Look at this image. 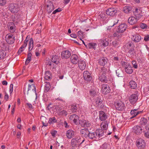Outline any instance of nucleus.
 <instances>
[{"instance_id": "f257e3e1", "label": "nucleus", "mask_w": 149, "mask_h": 149, "mask_svg": "<svg viewBox=\"0 0 149 149\" xmlns=\"http://www.w3.org/2000/svg\"><path fill=\"white\" fill-rule=\"evenodd\" d=\"M85 141V139L81 141V137L80 136H77L72 139L71 142V146L72 148H77L82 143Z\"/></svg>"}, {"instance_id": "f03ea898", "label": "nucleus", "mask_w": 149, "mask_h": 149, "mask_svg": "<svg viewBox=\"0 0 149 149\" xmlns=\"http://www.w3.org/2000/svg\"><path fill=\"white\" fill-rule=\"evenodd\" d=\"M9 10L12 13L16 14L19 13L20 8L17 4L11 3L9 6Z\"/></svg>"}, {"instance_id": "7ed1b4c3", "label": "nucleus", "mask_w": 149, "mask_h": 149, "mask_svg": "<svg viewBox=\"0 0 149 149\" xmlns=\"http://www.w3.org/2000/svg\"><path fill=\"white\" fill-rule=\"evenodd\" d=\"M117 10L114 8H109L106 11V14L108 15L114 17L117 15Z\"/></svg>"}, {"instance_id": "20e7f679", "label": "nucleus", "mask_w": 149, "mask_h": 149, "mask_svg": "<svg viewBox=\"0 0 149 149\" xmlns=\"http://www.w3.org/2000/svg\"><path fill=\"white\" fill-rule=\"evenodd\" d=\"M95 102L96 106L99 108L101 109L103 108L104 105L102 96H99L97 98Z\"/></svg>"}, {"instance_id": "39448f33", "label": "nucleus", "mask_w": 149, "mask_h": 149, "mask_svg": "<svg viewBox=\"0 0 149 149\" xmlns=\"http://www.w3.org/2000/svg\"><path fill=\"white\" fill-rule=\"evenodd\" d=\"M127 27V25L125 23H121L117 27V32L118 33H123L126 30Z\"/></svg>"}, {"instance_id": "423d86ee", "label": "nucleus", "mask_w": 149, "mask_h": 149, "mask_svg": "<svg viewBox=\"0 0 149 149\" xmlns=\"http://www.w3.org/2000/svg\"><path fill=\"white\" fill-rule=\"evenodd\" d=\"M136 144L139 149H143L145 146V144L143 140L141 139H138L136 141Z\"/></svg>"}, {"instance_id": "0eeeda50", "label": "nucleus", "mask_w": 149, "mask_h": 149, "mask_svg": "<svg viewBox=\"0 0 149 149\" xmlns=\"http://www.w3.org/2000/svg\"><path fill=\"white\" fill-rule=\"evenodd\" d=\"M133 13L138 19H140L143 15L142 10L139 8H136L135 11H133Z\"/></svg>"}, {"instance_id": "6e6552de", "label": "nucleus", "mask_w": 149, "mask_h": 149, "mask_svg": "<svg viewBox=\"0 0 149 149\" xmlns=\"http://www.w3.org/2000/svg\"><path fill=\"white\" fill-rule=\"evenodd\" d=\"M46 4L47 5L46 10L48 13L49 14V13L54 9V6L53 4V2L51 1H47Z\"/></svg>"}, {"instance_id": "1a4fd4ad", "label": "nucleus", "mask_w": 149, "mask_h": 149, "mask_svg": "<svg viewBox=\"0 0 149 149\" xmlns=\"http://www.w3.org/2000/svg\"><path fill=\"white\" fill-rule=\"evenodd\" d=\"M71 55V52L68 50L63 51L61 54V56L63 59H67L69 58Z\"/></svg>"}, {"instance_id": "9d476101", "label": "nucleus", "mask_w": 149, "mask_h": 149, "mask_svg": "<svg viewBox=\"0 0 149 149\" xmlns=\"http://www.w3.org/2000/svg\"><path fill=\"white\" fill-rule=\"evenodd\" d=\"M79 123L81 126L84 127H89L91 125V124L88 121L84 119L79 120Z\"/></svg>"}, {"instance_id": "9b49d317", "label": "nucleus", "mask_w": 149, "mask_h": 149, "mask_svg": "<svg viewBox=\"0 0 149 149\" xmlns=\"http://www.w3.org/2000/svg\"><path fill=\"white\" fill-rule=\"evenodd\" d=\"M89 132L88 128H84L81 129L80 130V132L81 136L87 138L89 134Z\"/></svg>"}, {"instance_id": "f8f14e48", "label": "nucleus", "mask_w": 149, "mask_h": 149, "mask_svg": "<svg viewBox=\"0 0 149 149\" xmlns=\"http://www.w3.org/2000/svg\"><path fill=\"white\" fill-rule=\"evenodd\" d=\"M116 109L120 111H123L125 109V105L122 102H117L115 105Z\"/></svg>"}, {"instance_id": "ddd939ff", "label": "nucleus", "mask_w": 149, "mask_h": 149, "mask_svg": "<svg viewBox=\"0 0 149 149\" xmlns=\"http://www.w3.org/2000/svg\"><path fill=\"white\" fill-rule=\"evenodd\" d=\"M6 37V41L7 43L9 44H13L15 41V37L12 34L7 35Z\"/></svg>"}, {"instance_id": "4468645a", "label": "nucleus", "mask_w": 149, "mask_h": 149, "mask_svg": "<svg viewBox=\"0 0 149 149\" xmlns=\"http://www.w3.org/2000/svg\"><path fill=\"white\" fill-rule=\"evenodd\" d=\"M133 131L137 135H139L142 132L143 129L140 126L138 125L135 126L133 128Z\"/></svg>"}, {"instance_id": "2eb2a0df", "label": "nucleus", "mask_w": 149, "mask_h": 149, "mask_svg": "<svg viewBox=\"0 0 149 149\" xmlns=\"http://www.w3.org/2000/svg\"><path fill=\"white\" fill-rule=\"evenodd\" d=\"M99 119L101 121H104L107 118L106 114L103 111H100L99 113Z\"/></svg>"}, {"instance_id": "dca6fc26", "label": "nucleus", "mask_w": 149, "mask_h": 149, "mask_svg": "<svg viewBox=\"0 0 149 149\" xmlns=\"http://www.w3.org/2000/svg\"><path fill=\"white\" fill-rule=\"evenodd\" d=\"M83 77L84 80L87 81H90L92 79L90 73L88 71H85L83 73Z\"/></svg>"}, {"instance_id": "f3484780", "label": "nucleus", "mask_w": 149, "mask_h": 149, "mask_svg": "<svg viewBox=\"0 0 149 149\" xmlns=\"http://www.w3.org/2000/svg\"><path fill=\"white\" fill-rule=\"evenodd\" d=\"M138 99V97L136 95L133 94L129 97V100L130 103L132 104H134Z\"/></svg>"}, {"instance_id": "a211bd4d", "label": "nucleus", "mask_w": 149, "mask_h": 149, "mask_svg": "<svg viewBox=\"0 0 149 149\" xmlns=\"http://www.w3.org/2000/svg\"><path fill=\"white\" fill-rule=\"evenodd\" d=\"M102 91L104 94H107L109 93L110 91V88L107 84H103Z\"/></svg>"}, {"instance_id": "6ab92c4d", "label": "nucleus", "mask_w": 149, "mask_h": 149, "mask_svg": "<svg viewBox=\"0 0 149 149\" xmlns=\"http://www.w3.org/2000/svg\"><path fill=\"white\" fill-rule=\"evenodd\" d=\"M70 60L71 63L74 64H77L79 61L77 56L75 54H73L71 56Z\"/></svg>"}, {"instance_id": "aec40b11", "label": "nucleus", "mask_w": 149, "mask_h": 149, "mask_svg": "<svg viewBox=\"0 0 149 149\" xmlns=\"http://www.w3.org/2000/svg\"><path fill=\"white\" fill-rule=\"evenodd\" d=\"M107 59L106 58L104 57H102L99 59L98 63L100 65L104 66L107 64Z\"/></svg>"}, {"instance_id": "412c9836", "label": "nucleus", "mask_w": 149, "mask_h": 149, "mask_svg": "<svg viewBox=\"0 0 149 149\" xmlns=\"http://www.w3.org/2000/svg\"><path fill=\"white\" fill-rule=\"evenodd\" d=\"M78 64L79 67L81 70H83L85 69L86 65L84 61L81 60H79Z\"/></svg>"}, {"instance_id": "4be33fe9", "label": "nucleus", "mask_w": 149, "mask_h": 149, "mask_svg": "<svg viewBox=\"0 0 149 149\" xmlns=\"http://www.w3.org/2000/svg\"><path fill=\"white\" fill-rule=\"evenodd\" d=\"M97 137V138H99L102 137L104 136V132L102 129H98L96 130L95 131Z\"/></svg>"}, {"instance_id": "5701e85b", "label": "nucleus", "mask_w": 149, "mask_h": 149, "mask_svg": "<svg viewBox=\"0 0 149 149\" xmlns=\"http://www.w3.org/2000/svg\"><path fill=\"white\" fill-rule=\"evenodd\" d=\"M132 39L135 42H138L141 40V37L139 34H134L132 36Z\"/></svg>"}, {"instance_id": "b1692460", "label": "nucleus", "mask_w": 149, "mask_h": 149, "mask_svg": "<svg viewBox=\"0 0 149 149\" xmlns=\"http://www.w3.org/2000/svg\"><path fill=\"white\" fill-rule=\"evenodd\" d=\"M74 132L72 130H69L66 131V136L68 139H71L74 136Z\"/></svg>"}, {"instance_id": "393cba45", "label": "nucleus", "mask_w": 149, "mask_h": 149, "mask_svg": "<svg viewBox=\"0 0 149 149\" xmlns=\"http://www.w3.org/2000/svg\"><path fill=\"white\" fill-rule=\"evenodd\" d=\"M8 28L9 31L11 33H14L15 31V26L13 22H10L8 24Z\"/></svg>"}, {"instance_id": "a878e982", "label": "nucleus", "mask_w": 149, "mask_h": 149, "mask_svg": "<svg viewBox=\"0 0 149 149\" xmlns=\"http://www.w3.org/2000/svg\"><path fill=\"white\" fill-rule=\"evenodd\" d=\"M70 120H73L74 123L76 125H77V121L79 120V117L77 115L73 114L70 116Z\"/></svg>"}, {"instance_id": "bb28decb", "label": "nucleus", "mask_w": 149, "mask_h": 149, "mask_svg": "<svg viewBox=\"0 0 149 149\" xmlns=\"http://www.w3.org/2000/svg\"><path fill=\"white\" fill-rule=\"evenodd\" d=\"M138 20L137 18L132 16L129 18L128 21L129 24L132 25L135 24Z\"/></svg>"}, {"instance_id": "cd10ccee", "label": "nucleus", "mask_w": 149, "mask_h": 149, "mask_svg": "<svg viewBox=\"0 0 149 149\" xmlns=\"http://www.w3.org/2000/svg\"><path fill=\"white\" fill-rule=\"evenodd\" d=\"M100 42L102 44L101 46L104 47L108 46L109 44L108 39L107 38L100 39Z\"/></svg>"}, {"instance_id": "c85d7f7f", "label": "nucleus", "mask_w": 149, "mask_h": 149, "mask_svg": "<svg viewBox=\"0 0 149 149\" xmlns=\"http://www.w3.org/2000/svg\"><path fill=\"white\" fill-rule=\"evenodd\" d=\"M109 122L107 121H105L104 122L102 123L101 126V129H102L103 130H106L108 128V126Z\"/></svg>"}, {"instance_id": "c756f323", "label": "nucleus", "mask_w": 149, "mask_h": 149, "mask_svg": "<svg viewBox=\"0 0 149 149\" xmlns=\"http://www.w3.org/2000/svg\"><path fill=\"white\" fill-rule=\"evenodd\" d=\"M127 54L129 56L133 57L136 54V51L134 48H131L129 50Z\"/></svg>"}, {"instance_id": "7c9ffc66", "label": "nucleus", "mask_w": 149, "mask_h": 149, "mask_svg": "<svg viewBox=\"0 0 149 149\" xmlns=\"http://www.w3.org/2000/svg\"><path fill=\"white\" fill-rule=\"evenodd\" d=\"M88 137L92 139H97L96 134L95 132H89V134Z\"/></svg>"}, {"instance_id": "2f4dec72", "label": "nucleus", "mask_w": 149, "mask_h": 149, "mask_svg": "<svg viewBox=\"0 0 149 149\" xmlns=\"http://www.w3.org/2000/svg\"><path fill=\"white\" fill-rule=\"evenodd\" d=\"M132 8L129 6H125L123 9V12L126 13H128L131 12L132 11Z\"/></svg>"}, {"instance_id": "473e14b6", "label": "nucleus", "mask_w": 149, "mask_h": 149, "mask_svg": "<svg viewBox=\"0 0 149 149\" xmlns=\"http://www.w3.org/2000/svg\"><path fill=\"white\" fill-rule=\"evenodd\" d=\"M124 69L125 72L127 74H131L133 72V70L130 65Z\"/></svg>"}, {"instance_id": "72a5a7b5", "label": "nucleus", "mask_w": 149, "mask_h": 149, "mask_svg": "<svg viewBox=\"0 0 149 149\" xmlns=\"http://www.w3.org/2000/svg\"><path fill=\"white\" fill-rule=\"evenodd\" d=\"M52 78L51 72L49 71H47L45 72V78L46 80H48L51 79Z\"/></svg>"}, {"instance_id": "f704fd0d", "label": "nucleus", "mask_w": 149, "mask_h": 149, "mask_svg": "<svg viewBox=\"0 0 149 149\" xmlns=\"http://www.w3.org/2000/svg\"><path fill=\"white\" fill-rule=\"evenodd\" d=\"M35 84H29L28 86V90L27 92V94H28V91L31 89H32V91H34L36 95H37V93H36V86L35 85Z\"/></svg>"}, {"instance_id": "c9c22d12", "label": "nucleus", "mask_w": 149, "mask_h": 149, "mask_svg": "<svg viewBox=\"0 0 149 149\" xmlns=\"http://www.w3.org/2000/svg\"><path fill=\"white\" fill-rule=\"evenodd\" d=\"M33 39L32 38H30L29 42V51H31L33 48Z\"/></svg>"}, {"instance_id": "e433bc0d", "label": "nucleus", "mask_w": 149, "mask_h": 149, "mask_svg": "<svg viewBox=\"0 0 149 149\" xmlns=\"http://www.w3.org/2000/svg\"><path fill=\"white\" fill-rule=\"evenodd\" d=\"M148 122L147 119L143 117L141 118L140 123L141 125H145L147 124Z\"/></svg>"}, {"instance_id": "4c0bfd02", "label": "nucleus", "mask_w": 149, "mask_h": 149, "mask_svg": "<svg viewBox=\"0 0 149 149\" xmlns=\"http://www.w3.org/2000/svg\"><path fill=\"white\" fill-rule=\"evenodd\" d=\"M57 122V120L54 117L50 118H49L48 123L50 124H53Z\"/></svg>"}, {"instance_id": "58836bf2", "label": "nucleus", "mask_w": 149, "mask_h": 149, "mask_svg": "<svg viewBox=\"0 0 149 149\" xmlns=\"http://www.w3.org/2000/svg\"><path fill=\"white\" fill-rule=\"evenodd\" d=\"M99 79L101 82L104 83H107V80L106 77L104 74H102L100 76H99Z\"/></svg>"}, {"instance_id": "ea45409f", "label": "nucleus", "mask_w": 149, "mask_h": 149, "mask_svg": "<svg viewBox=\"0 0 149 149\" xmlns=\"http://www.w3.org/2000/svg\"><path fill=\"white\" fill-rule=\"evenodd\" d=\"M116 73L118 77H122L123 75V71L121 69H118L116 70Z\"/></svg>"}, {"instance_id": "a19ab883", "label": "nucleus", "mask_w": 149, "mask_h": 149, "mask_svg": "<svg viewBox=\"0 0 149 149\" xmlns=\"http://www.w3.org/2000/svg\"><path fill=\"white\" fill-rule=\"evenodd\" d=\"M97 45L96 43L90 42L88 44V46L89 48H93L94 50H95L96 49V46H97Z\"/></svg>"}, {"instance_id": "79ce46f5", "label": "nucleus", "mask_w": 149, "mask_h": 149, "mask_svg": "<svg viewBox=\"0 0 149 149\" xmlns=\"http://www.w3.org/2000/svg\"><path fill=\"white\" fill-rule=\"evenodd\" d=\"M6 53L5 51L0 50V59H3L6 56Z\"/></svg>"}, {"instance_id": "37998d69", "label": "nucleus", "mask_w": 149, "mask_h": 149, "mask_svg": "<svg viewBox=\"0 0 149 149\" xmlns=\"http://www.w3.org/2000/svg\"><path fill=\"white\" fill-rule=\"evenodd\" d=\"M77 104H73L71 107V110L72 112L74 113L77 111Z\"/></svg>"}, {"instance_id": "c03bdc74", "label": "nucleus", "mask_w": 149, "mask_h": 149, "mask_svg": "<svg viewBox=\"0 0 149 149\" xmlns=\"http://www.w3.org/2000/svg\"><path fill=\"white\" fill-rule=\"evenodd\" d=\"M27 45V43H24V44L21 47L19 48L18 51V54H20L21 53H22L24 50L23 49L26 47Z\"/></svg>"}, {"instance_id": "a18cd8bd", "label": "nucleus", "mask_w": 149, "mask_h": 149, "mask_svg": "<svg viewBox=\"0 0 149 149\" xmlns=\"http://www.w3.org/2000/svg\"><path fill=\"white\" fill-rule=\"evenodd\" d=\"M134 46V44L131 41L129 42L125 45V47L128 49H129L131 47L133 48Z\"/></svg>"}, {"instance_id": "49530a36", "label": "nucleus", "mask_w": 149, "mask_h": 149, "mask_svg": "<svg viewBox=\"0 0 149 149\" xmlns=\"http://www.w3.org/2000/svg\"><path fill=\"white\" fill-rule=\"evenodd\" d=\"M51 61L52 62L55 64H57V56L56 55L54 56H53L52 58Z\"/></svg>"}, {"instance_id": "de8ad7c7", "label": "nucleus", "mask_w": 149, "mask_h": 149, "mask_svg": "<svg viewBox=\"0 0 149 149\" xmlns=\"http://www.w3.org/2000/svg\"><path fill=\"white\" fill-rule=\"evenodd\" d=\"M137 109H134L131 111L130 113L133 116L131 118H132L136 116L135 114H136V111H137Z\"/></svg>"}, {"instance_id": "09e8293b", "label": "nucleus", "mask_w": 149, "mask_h": 149, "mask_svg": "<svg viewBox=\"0 0 149 149\" xmlns=\"http://www.w3.org/2000/svg\"><path fill=\"white\" fill-rule=\"evenodd\" d=\"M119 44V42L118 40H115L112 42V44L115 47H118Z\"/></svg>"}, {"instance_id": "8fccbe9b", "label": "nucleus", "mask_w": 149, "mask_h": 149, "mask_svg": "<svg viewBox=\"0 0 149 149\" xmlns=\"http://www.w3.org/2000/svg\"><path fill=\"white\" fill-rule=\"evenodd\" d=\"M58 115H64L66 116L67 115V112L66 111L63 110L59 112Z\"/></svg>"}, {"instance_id": "3c124183", "label": "nucleus", "mask_w": 149, "mask_h": 149, "mask_svg": "<svg viewBox=\"0 0 149 149\" xmlns=\"http://www.w3.org/2000/svg\"><path fill=\"white\" fill-rule=\"evenodd\" d=\"M50 84H45V92H47L50 90Z\"/></svg>"}, {"instance_id": "603ef678", "label": "nucleus", "mask_w": 149, "mask_h": 149, "mask_svg": "<svg viewBox=\"0 0 149 149\" xmlns=\"http://www.w3.org/2000/svg\"><path fill=\"white\" fill-rule=\"evenodd\" d=\"M122 65L123 68H125L127 67L128 66H129L130 65V64L129 63H127L126 62L122 61Z\"/></svg>"}, {"instance_id": "864d4df0", "label": "nucleus", "mask_w": 149, "mask_h": 149, "mask_svg": "<svg viewBox=\"0 0 149 149\" xmlns=\"http://www.w3.org/2000/svg\"><path fill=\"white\" fill-rule=\"evenodd\" d=\"M83 33L81 31V30L79 31L77 33L78 36L79 38H80V39L81 40H82L81 37H82L84 36Z\"/></svg>"}, {"instance_id": "5fc2aeb1", "label": "nucleus", "mask_w": 149, "mask_h": 149, "mask_svg": "<svg viewBox=\"0 0 149 149\" xmlns=\"http://www.w3.org/2000/svg\"><path fill=\"white\" fill-rule=\"evenodd\" d=\"M89 93L91 96L93 97L97 95V93L95 90L90 91Z\"/></svg>"}, {"instance_id": "6e6d98bb", "label": "nucleus", "mask_w": 149, "mask_h": 149, "mask_svg": "<svg viewBox=\"0 0 149 149\" xmlns=\"http://www.w3.org/2000/svg\"><path fill=\"white\" fill-rule=\"evenodd\" d=\"M100 71L103 74H105L107 72V70L104 67H103L101 68Z\"/></svg>"}, {"instance_id": "4d7b16f0", "label": "nucleus", "mask_w": 149, "mask_h": 149, "mask_svg": "<svg viewBox=\"0 0 149 149\" xmlns=\"http://www.w3.org/2000/svg\"><path fill=\"white\" fill-rule=\"evenodd\" d=\"M140 27L142 29H146L147 27V25L146 24L141 23L140 24Z\"/></svg>"}, {"instance_id": "13d9d810", "label": "nucleus", "mask_w": 149, "mask_h": 149, "mask_svg": "<svg viewBox=\"0 0 149 149\" xmlns=\"http://www.w3.org/2000/svg\"><path fill=\"white\" fill-rule=\"evenodd\" d=\"M6 3V0H0V5L2 6L4 5Z\"/></svg>"}, {"instance_id": "bf43d9fd", "label": "nucleus", "mask_w": 149, "mask_h": 149, "mask_svg": "<svg viewBox=\"0 0 149 149\" xmlns=\"http://www.w3.org/2000/svg\"><path fill=\"white\" fill-rule=\"evenodd\" d=\"M55 100L57 101L56 102L60 101L61 102L63 103H65V101L60 97H58L57 98H55Z\"/></svg>"}, {"instance_id": "052dcab7", "label": "nucleus", "mask_w": 149, "mask_h": 149, "mask_svg": "<svg viewBox=\"0 0 149 149\" xmlns=\"http://www.w3.org/2000/svg\"><path fill=\"white\" fill-rule=\"evenodd\" d=\"M62 10L61 8H59L54 11L52 13V14H55L57 12H61Z\"/></svg>"}, {"instance_id": "680f3d73", "label": "nucleus", "mask_w": 149, "mask_h": 149, "mask_svg": "<svg viewBox=\"0 0 149 149\" xmlns=\"http://www.w3.org/2000/svg\"><path fill=\"white\" fill-rule=\"evenodd\" d=\"M107 144L106 143H104L101 146V148L104 149L107 148Z\"/></svg>"}, {"instance_id": "e2e57ef3", "label": "nucleus", "mask_w": 149, "mask_h": 149, "mask_svg": "<svg viewBox=\"0 0 149 149\" xmlns=\"http://www.w3.org/2000/svg\"><path fill=\"white\" fill-rule=\"evenodd\" d=\"M144 40L146 41H147L149 40V35H147L144 37Z\"/></svg>"}, {"instance_id": "0e129e2a", "label": "nucleus", "mask_w": 149, "mask_h": 149, "mask_svg": "<svg viewBox=\"0 0 149 149\" xmlns=\"http://www.w3.org/2000/svg\"><path fill=\"white\" fill-rule=\"evenodd\" d=\"M32 56V54L31 53H29L27 55V59L31 61V57Z\"/></svg>"}, {"instance_id": "69168bd1", "label": "nucleus", "mask_w": 149, "mask_h": 149, "mask_svg": "<svg viewBox=\"0 0 149 149\" xmlns=\"http://www.w3.org/2000/svg\"><path fill=\"white\" fill-rule=\"evenodd\" d=\"M57 132L56 130H54V131H52V132H51V134L54 137L55 136L56 134L57 133Z\"/></svg>"}, {"instance_id": "338daca9", "label": "nucleus", "mask_w": 149, "mask_h": 149, "mask_svg": "<svg viewBox=\"0 0 149 149\" xmlns=\"http://www.w3.org/2000/svg\"><path fill=\"white\" fill-rule=\"evenodd\" d=\"M130 85L131 88L132 89H135L137 87V84H129Z\"/></svg>"}, {"instance_id": "774afa93", "label": "nucleus", "mask_w": 149, "mask_h": 149, "mask_svg": "<svg viewBox=\"0 0 149 149\" xmlns=\"http://www.w3.org/2000/svg\"><path fill=\"white\" fill-rule=\"evenodd\" d=\"M144 136L147 138H149V132L147 131L144 134Z\"/></svg>"}]
</instances>
